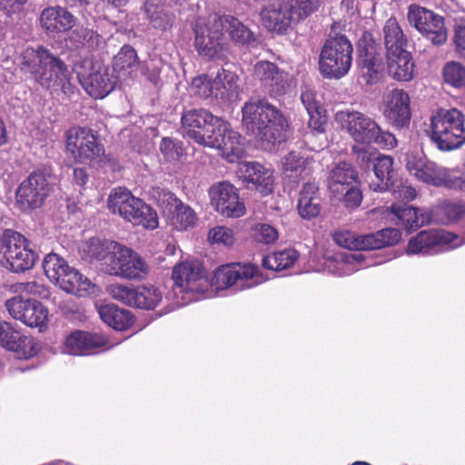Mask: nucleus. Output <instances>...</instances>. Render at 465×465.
Returning <instances> with one entry per match:
<instances>
[{
    "instance_id": "nucleus-10",
    "label": "nucleus",
    "mask_w": 465,
    "mask_h": 465,
    "mask_svg": "<svg viewBox=\"0 0 465 465\" xmlns=\"http://www.w3.org/2000/svg\"><path fill=\"white\" fill-rule=\"evenodd\" d=\"M181 120L183 134L205 147L214 143L215 133L224 126L223 119L203 108L185 111Z\"/></svg>"
},
{
    "instance_id": "nucleus-53",
    "label": "nucleus",
    "mask_w": 465,
    "mask_h": 465,
    "mask_svg": "<svg viewBox=\"0 0 465 465\" xmlns=\"http://www.w3.org/2000/svg\"><path fill=\"white\" fill-rule=\"evenodd\" d=\"M209 240L213 243L230 246L234 242V235L230 228L216 226L209 231Z\"/></svg>"
},
{
    "instance_id": "nucleus-45",
    "label": "nucleus",
    "mask_w": 465,
    "mask_h": 465,
    "mask_svg": "<svg viewBox=\"0 0 465 465\" xmlns=\"http://www.w3.org/2000/svg\"><path fill=\"white\" fill-rule=\"evenodd\" d=\"M99 346L96 335L81 331L72 333L65 341L66 351L72 355L89 354L92 349Z\"/></svg>"
},
{
    "instance_id": "nucleus-24",
    "label": "nucleus",
    "mask_w": 465,
    "mask_h": 465,
    "mask_svg": "<svg viewBox=\"0 0 465 465\" xmlns=\"http://www.w3.org/2000/svg\"><path fill=\"white\" fill-rule=\"evenodd\" d=\"M254 76L272 97L284 94L290 88V77L287 73L269 61H260L254 65Z\"/></svg>"
},
{
    "instance_id": "nucleus-56",
    "label": "nucleus",
    "mask_w": 465,
    "mask_h": 465,
    "mask_svg": "<svg viewBox=\"0 0 465 465\" xmlns=\"http://www.w3.org/2000/svg\"><path fill=\"white\" fill-rule=\"evenodd\" d=\"M20 286L22 292L43 299H48L51 294L49 289L45 284L36 281L23 282Z\"/></svg>"
},
{
    "instance_id": "nucleus-42",
    "label": "nucleus",
    "mask_w": 465,
    "mask_h": 465,
    "mask_svg": "<svg viewBox=\"0 0 465 465\" xmlns=\"http://www.w3.org/2000/svg\"><path fill=\"white\" fill-rule=\"evenodd\" d=\"M143 9L153 28L166 30L174 20V15L165 8L163 0H146Z\"/></svg>"
},
{
    "instance_id": "nucleus-20",
    "label": "nucleus",
    "mask_w": 465,
    "mask_h": 465,
    "mask_svg": "<svg viewBox=\"0 0 465 465\" xmlns=\"http://www.w3.org/2000/svg\"><path fill=\"white\" fill-rule=\"evenodd\" d=\"M458 239L456 234L443 230H425L420 232L417 236L410 239L407 252L411 254H432L452 244V248L465 243V239L460 242H454Z\"/></svg>"
},
{
    "instance_id": "nucleus-25",
    "label": "nucleus",
    "mask_w": 465,
    "mask_h": 465,
    "mask_svg": "<svg viewBox=\"0 0 465 465\" xmlns=\"http://www.w3.org/2000/svg\"><path fill=\"white\" fill-rule=\"evenodd\" d=\"M383 114L396 128L408 126L411 116L408 93L402 89L391 90L387 96Z\"/></svg>"
},
{
    "instance_id": "nucleus-28",
    "label": "nucleus",
    "mask_w": 465,
    "mask_h": 465,
    "mask_svg": "<svg viewBox=\"0 0 465 465\" xmlns=\"http://www.w3.org/2000/svg\"><path fill=\"white\" fill-rule=\"evenodd\" d=\"M78 79L86 93L95 99H101L109 94L114 89L116 83L107 68L98 66L95 69L94 65L87 75L78 74Z\"/></svg>"
},
{
    "instance_id": "nucleus-58",
    "label": "nucleus",
    "mask_w": 465,
    "mask_h": 465,
    "mask_svg": "<svg viewBox=\"0 0 465 465\" xmlns=\"http://www.w3.org/2000/svg\"><path fill=\"white\" fill-rule=\"evenodd\" d=\"M298 6L294 15H297V21L307 18L320 6V0H298Z\"/></svg>"
},
{
    "instance_id": "nucleus-52",
    "label": "nucleus",
    "mask_w": 465,
    "mask_h": 465,
    "mask_svg": "<svg viewBox=\"0 0 465 465\" xmlns=\"http://www.w3.org/2000/svg\"><path fill=\"white\" fill-rule=\"evenodd\" d=\"M191 89L193 94L200 98L214 97V79L205 74L197 76L193 78Z\"/></svg>"
},
{
    "instance_id": "nucleus-5",
    "label": "nucleus",
    "mask_w": 465,
    "mask_h": 465,
    "mask_svg": "<svg viewBox=\"0 0 465 465\" xmlns=\"http://www.w3.org/2000/svg\"><path fill=\"white\" fill-rule=\"evenodd\" d=\"M42 265L46 277L64 292L78 297L95 293L96 285L57 253L46 254Z\"/></svg>"
},
{
    "instance_id": "nucleus-54",
    "label": "nucleus",
    "mask_w": 465,
    "mask_h": 465,
    "mask_svg": "<svg viewBox=\"0 0 465 465\" xmlns=\"http://www.w3.org/2000/svg\"><path fill=\"white\" fill-rule=\"evenodd\" d=\"M160 150L169 161H177L183 155L182 143L166 137L162 140Z\"/></svg>"
},
{
    "instance_id": "nucleus-39",
    "label": "nucleus",
    "mask_w": 465,
    "mask_h": 465,
    "mask_svg": "<svg viewBox=\"0 0 465 465\" xmlns=\"http://www.w3.org/2000/svg\"><path fill=\"white\" fill-rule=\"evenodd\" d=\"M121 244L114 241L93 237L86 242L84 252L92 260L101 261L103 270L108 273L110 257L113 258L116 254Z\"/></svg>"
},
{
    "instance_id": "nucleus-29",
    "label": "nucleus",
    "mask_w": 465,
    "mask_h": 465,
    "mask_svg": "<svg viewBox=\"0 0 465 465\" xmlns=\"http://www.w3.org/2000/svg\"><path fill=\"white\" fill-rule=\"evenodd\" d=\"M261 17L269 31L283 33L295 20L293 5L283 1L271 4L262 9Z\"/></svg>"
},
{
    "instance_id": "nucleus-64",
    "label": "nucleus",
    "mask_w": 465,
    "mask_h": 465,
    "mask_svg": "<svg viewBox=\"0 0 465 465\" xmlns=\"http://www.w3.org/2000/svg\"><path fill=\"white\" fill-rule=\"evenodd\" d=\"M74 181L79 186L84 185L88 181V175L84 168H75L74 170Z\"/></svg>"
},
{
    "instance_id": "nucleus-13",
    "label": "nucleus",
    "mask_w": 465,
    "mask_h": 465,
    "mask_svg": "<svg viewBox=\"0 0 465 465\" xmlns=\"http://www.w3.org/2000/svg\"><path fill=\"white\" fill-rule=\"evenodd\" d=\"M66 151L75 162L91 163L104 153V146L98 142L92 130L73 127L66 134Z\"/></svg>"
},
{
    "instance_id": "nucleus-17",
    "label": "nucleus",
    "mask_w": 465,
    "mask_h": 465,
    "mask_svg": "<svg viewBox=\"0 0 465 465\" xmlns=\"http://www.w3.org/2000/svg\"><path fill=\"white\" fill-rule=\"evenodd\" d=\"M108 274L128 280H139L148 274L149 267L136 252L121 244L116 254L110 257Z\"/></svg>"
},
{
    "instance_id": "nucleus-21",
    "label": "nucleus",
    "mask_w": 465,
    "mask_h": 465,
    "mask_svg": "<svg viewBox=\"0 0 465 465\" xmlns=\"http://www.w3.org/2000/svg\"><path fill=\"white\" fill-rule=\"evenodd\" d=\"M173 280L185 292L204 293L209 286L206 272L199 261L176 265L173 270Z\"/></svg>"
},
{
    "instance_id": "nucleus-51",
    "label": "nucleus",
    "mask_w": 465,
    "mask_h": 465,
    "mask_svg": "<svg viewBox=\"0 0 465 465\" xmlns=\"http://www.w3.org/2000/svg\"><path fill=\"white\" fill-rule=\"evenodd\" d=\"M465 211V205L455 203H445L437 210L438 221L448 224L461 220Z\"/></svg>"
},
{
    "instance_id": "nucleus-44",
    "label": "nucleus",
    "mask_w": 465,
    "mask_h": 465,
    "mask_svg": "<svg viewBox=\"0 0 465 465\" xmlns=\"http://www.w3.org/2000/svg\"><path fill=\"white\" fill-rule=\"evenodd\" d=\"M68 41L73 48H86L89 52L104 45V39L101 35L84 27L73 30L69 35Z\"/></svg>"
},
{
    "instance_id": "nucleus-47",
    "label": "nucleus",
    "mask_w": 465,
    "mask_h": 465,
    "mask_svg": "<svg viewBox=\"0 0 465 465\" xmlns=\"http://www.w3.org/2000/svg\"><path fill=\"white\" fill-rule=\"evenodd\" d=\"M138 64L136 51L128 45H124L118 54L114 57V71L122 75L131 74L132 70Z\"/></svg>"
},
{
    "instance_id": "nucleus-62",
    "label": "nucleus",
    "mask_w": 465,
    "mask_h": 465,
    "mask_svg": "<svg viewBox=\"0 0 465 465\" xmlns=\"http://www.w3.org/2000/svg\"><path fill=\"white\" fill-rule=\"evenodd\" d=\"M301 100L304 105L307 113H317V110L322 108L315 99V94L312 91H304L301 95Z\"/></svg>"
},
{
    "instance_id": "nucleus-18",
    "label": "nucleus",
    "mask_w": 465,
    "mask_h": 465,
    "mask_svg": "<svg viewBox=\"0 0 465 465\" xmlns=\"http://www.w3.org/2000/svg\"><path fill=\"white\" fill-rule=\"evenodd\" d=\"M258 268L252 264L223 265L212 278V284L217 289L237 285V289L251 288L261 282L257 275Z\"/></svg>"
},
{
    "instance_id": "nucleus-38",
    "label": "nucleus",
    "mask_w": 465,
    "mask_h": 465,
    "mask_svg": "<svg viewBox=\"0 0 465 465\" xmlns=\"http://www.w3.org/2000/svg\"><path fill=\"white\" fill-rule=\"evenodd\" d=\"M391 209L408 231L416 230L430 223L431 220L430 215L427 212L407 205L406 203L392 204Z\"/></svg>"
},
{
    "instance_id": "nucleus-3",
    "label": "nucleus",
    "mask_w": 465,
    "mask_h": 465,
    "mask_svg": "<svg viewBox=\"0 0 465 465\" xmlns=\"http://www.w3.org/2000/svg\"><path fill=\"white\" fill-rule=\"evenodd\" d=\"M335 119L355 144L373 143L382 149H392L397 145L393 134L383 131L373 118L360 111H340L336 113Z\"/></svg>"
},
{
    "instance_id": "nucleus-32",
    "label": "nucleus",
    "mask_w": 465,
    "mask_h": 465,
    "mask_svg": "<svg viewBox=\"0 0 465 465\" xmlns=\"http://www.w3.org/2000/svg\"><path fill=\"white\" fill-rule=\"evenodd\" d=\"M41 27L49 34L70 31L76 24V18L66 8L56 5L45 8L39 17Z\"/></svg>"
},
{
    "instance_id": "nucleus-14",
    "label": "nucleus",
    "mask_w": 465,
    "mask_h": 465,
    "mask_svg": "<svg viewBox=\"0 0 465 465\" xmlns=\"http://www.w3.org/2000/svg\"><path fill=\"white\" fill-rule=\"evenodd\" d=\"M52 190L46 174L42 170L34 171L18 186L16 203L23 211L40 208L45 203Z\"/></svg>"
},
{
    "instance_id": "nucleus-55",
    "label": "nucleus",
    "mask_w": 465,
    "mask_h": 465,
    "mask_svg": "<svg viewBox=\"0 0 465 465\" xmlns=\"http://www.w3.org/2000/svg\"><path fill=\"white\" fill-rule=\"evenodd\" d=\"M278 237V231L270 224L262 223L258 224L255 228V238L260 242L272 243Z\"/></svg>"
},
{
    "instance_id": "nucleus-16",
    "label": "nucleus",
    "mask_w": 465,
    "mask_h": 465,
    "mask_svg": "<svg viewBox=\"0 0 465 465\" xmlns=\"http://www.w3.org/2000/svg\"><path fill=\"white\" fill-rule=\"evenodd\" d=\"M357 63L367 84H371L378 81L383 70V55L381 46L368 31L363 32L358 41Z\"/></svg>"
},
{
    "instance_id": "nucleus-30",
    "label": "nucleus",
    "mask_w": 465,
    "mask_h": 465,
    "mask_svg": "<svg viewBox=\"0 0 465 465\" xmlns=\"http://www.w3.org/2000/svg\"><path fill=\"white\" fill-rule=\"evenodd\" d=\"M0 345L25 358L32 357L36 352L33 339L22 334L7 322H0Z\"/></svg>"
},
{
    "instance_id": "nucleus-8",
    "label": "nucleus",
    "mask_w": 465,
    "mask_h": 465,
    "mask_svg": "<svg viewBox=\"0 0 465 465\" xmlns=\"http://www.w3.org/2000/svg\"><path fill=\"white\" fill-rule=\"evenodd\" d=\"M107 206L114 214H118L134 225H143L147 229L158 226L156 213L125 188H114L109 194Z\"/></svg>"
},
{
    "instance_id": "nucleus-43",
    "label": "nucleus",
    "mask_w": 465,
    "mask_h": 465,
    "mask_svg": "<svg viewBox=\"0 0 465 465\" xmlns=\"http://www.w3.org/2000/svg\"><path fill=\"white\" fill-rule=\"evenodd\" d=\"M98 312L104 323L117 331L125 330L133 323V316L129 311L112 303L101 305Z\"/></svg>"
},
{
    "instance_id": "nucleus-49",
    "label": "nucleus",
    "mask_w": 465,
    "mask_h": 465,
    "mask_svg": "<svg viewBox=\"0 0 465 465\" xmlns=\"http://www.w3.org/2000/svg\"><path fill=\"white\" fill-rule=\"evenodd\" d=\"M370 144H353L351 153L357 165L364 171H371L374 165L377 156L380 153Z\"/></svg>"
},
{
    "instance_id": "nucleus-26",
    "label": "nucleus",
    "mask_w": 465,
    "mask_h": 465,
    "mask_svg": "<svg viewBox=\"0 0 465 465\" xmlns=\"http://www.w3.org/2000/svg\"><path fill=\"white\" fill-rule=\"evenodd\" d=\"M406 167L419 180L435 185L442 186L445 182L446 169L439 166L420 153H411L407 157Z\"/></svg>"
},
{
    "instance_id": "nucleus-33",
    "label": "nucleus",
    "mask_w": 465,
    "mask_h": 465,
    "mask_svg": "<svg viewBox=\"0 0 465 465\" xmlns=\"http://www.w3.org/2000/svg\"><path fill=\"white\" fill-rule=\"evenodd\" d=\"M243 182L249 188H254L261 194L267 195L272 192V172L257 162H246L240 169Z\"/></svg>"
},
{
    "instance_id": "nucleus-1",
    "label": "nucleus",
    "mask_w": 465,
    "mask_h": 465,
    "mask_svg": "<svg viewBox=\"0 0 465 465\" xmlns=\"http://www.w3.org/2000/svg\"><path fill=\"white\" fill-rule=\"evenodd\" d=\"M242 126L261 147L272 151L287 138L289 121L277 106L267 100L248 101L242 108Z\"/></svg>"
},
{
    "instance_id": "nucleus-46",
    "label": "nucleus",
    "mask_w": 465,
    "mask_h": 465,
    "mask_svg": "<svg viewBox=\"0 0 465 465\" xmlns=\"http://www.w3.org/2000/svg\"><path fill=\"white\" fill-rule=\"evenodd\" d=\"M384 45L387 54L406 51L407 38L396 18H389L383 26Z\"/></svg>"
},
{
    "instance_id": "nucleus-60",
    "label": "nucleus",
    "mask_w": 465,
    "mask_h": 465,
    "mask_svg": "<svg viewBox=\"0 0 465 465\" xmlns=\"http://www.w3.org/2000/svg\"><path fill=\"white\" fill-rule=\"evenodd\" d=\"M390 191H392L393 193H396L399 198H402L403 200L408 201L413 200L417 195L415 188L401 182L398 185L394 184L393 188H391Z\"/></svg>"
},
{
    "instance_id": "nucleus-27",
    "label": "nucleus",
    "mask_w": 465,
    "mask_h": 465,
    "mask_svg": "<svg viewBox=\"0 0 465 465\" xmlns=\"http://www.w3.org/2000/svg\"><path fill=\"white\" fill-rule=\"evenodd\" d=\"M222 129L215 133L214 143L207 147L218 149L223 158L233 163L244 154V138L233 131L226 121Z\"/></svg>"
},
{
    "instance_id": "nucleus-31",
    "label": "nucleus",
    "mask_w": 465,
    "mask_h": 465,
    "mask_svg": "<svg viewBox=\"0 0 465 465\" xmlns=\"http://www.w3.org/2000/svg\"><path fill=\"white\" fill-rule=\"evenodd\" d=\"M223 33L225 32L230 40L240 47H254L258 40L256 35L239 18L223 15L217 16Z\"/></svg>"
},
{
    "instance_id": "nucleus-9",
    "label": "nucleus",
    "mask_w": 465,
    "mask_h": 465,
    "mask_svg": "<svg viewBox=\"0 0 465 465\" xmlns=\"http://www.w3.org/2000/svg\"><path fill=\"white\" fill-rule=\"evenodd\" d=\"M194 46L198 54L211 60H225L230 44L226 41L217 16L208 21L198 19L193 27Z\"/></svg>"
},
{
    "instance_id": "nucleus-59",
    "label": "nucleus",
    "mask_w": 465,
    "mask_h": 465,
    "mask_svg": "<svg viewBox=\"0 0 465 465\" xmlns=\"http://www.w3.org/2000/svg\"><path fill=\"white\" fill-rule=\"evenodd\" d=\"M308 114L310 116L308 122L309 126L318 133H323L327 124L325 110L322 107L317 110V113H308Z\"/></svg>"
},
{
    "instance_id": "nucleus-23",
    "label": "nucleus",
    "mask_w": 465,
    "mask_h": 465,
    "mask_svg": "<svg viewBox=\"0 0 465 465\" xmlns=\"http://www.w3.org/2000/svg\"><path fill=\"white\" fill-rule=\"evenodd\" d=\"M159 204L164 216L177 230L183 231L193 227L197 221L195 212L179 200L171 192H163Z\"/></svg>"
},
{
    "instance_id": "nucleus-36",
    "label": "nucleus",
    "mask_w": 465,
    "mask_h": 465,
    "mask_svg": "<svg viewBox=\"0 0 465 465\" xmlns=\"http://www.w3.org/2000/svg\"><path fill=\"white\" fill-rule=\"evenodd\" d=\"M302 219L311 220L317 217L322 210V198L319 188L314 183L308 182L300 192L297 204Z\"/></svg>"
},
{
    "instance_id": "nucleus-7",
    "label": "nucleus",
    "mask_w": 465,
    "mask_h": 465,
    "mask_svg": "<svg viewBox=\"0 0 465 465\" xmlns=\"http://www.w3.org/2000/svg\"><path fill=\"white\" fill-rule=\"evenodd\" d=\"M38 258L28 239L12 229L0 236V264L6 270L21 273L32 269Z\"/></svg>"
},
{
    "instance_id": "nucleus-6",
    "label": "nucleus",
    "mask_w": 465,
    "mask_h": 465,
    "mask_svg": "<svg viewBox=\"0 0 465 465\" xmlns=\"http://www.w3.org/2000/svg\"><path fill=\"white\" fill-rule=\"evenodd\" d=\"M353 47L345 35L332 27L320 54L321 74L330 79H340L348 74L352 63Z\"/></svg>"
},
{
    "instance_id": "nucleus-11",
    "label": "nucleus",
    "mask_w": 465,
    "mask_h": 465,
    "mask_svg": "<svg viewBox=\"0 0 465 465\" xmlns=\"http://www.w3.org/2000/svg\"><path fill=\"white\" fill-rule=\"evenodd\" d=\"M401 237V233L398 229L386 228L361 235H356L350 231H340L334 233L333 240L339 246L349 250L368 251L394 245Z\"/></svg>"
},
{
    "instance_id": "nucleus-12",
    "label": "nucleus",
    "mask_w": 465,
    "mask_h": 465,
    "mask_svg": "<svg viewBox=\"0 0 465 465\" xmlns=\"http://www.w3.org/2000/svg\"><path fill=\"white\" fill-rule=\"evenodd\" d=\"M409 24L435 45L447 41V29L443 16L433 11L412 4L408 7Z\"/></svg>"
},
{
    "instance_id": "nucleus-34",
    "label": "nucleus",
    "mask_w": 465,
    "mask_h": 465,
    "mask_svg": "<svg viewBox=\"0 0 465 465\" xmlns=\"http://www.w3.org/2000/svg\"><path fill=\"white\" fill-rule=\"evenodd\" d=\"M282 166L284 179L295 185L307 179L312 173L309 159L300 152H289L282 158Z\"/></svg>"
},
{
    "instance_id": "nucleus-22",
    "label": "nucleus",
    "mask_w": 465,
    "mask_h": 465,
    "mask_svg": "<svg viewBox=\"0 0 465 465\" xmlns=\"http://www.w3.org/2000/svg\"><path fill=\"white\" fill-rule=\"evenodd\" d=\"M210 196L216 211L223 216L238 218L245 213V206L239 198L237 189L228 182L213 185Z\"/></svg>"
},
{
    "instance_id": "nucleus-2",
    "label": "nucleus",
    "mask_w": 465,
    "mask_h": 465,
    "mask_svg": "<svg viewBox=\"0 0 465 465\" xmlns=\"http://www.w3.org/2000/svg\"><path fill=\"white\" fill-rule=\"evenodd\" d=\"M20 70L46 90L60 89L67 96L74 94L68 65L42 45L24 52Z\"/></svg>"
},
{
    "instance_id": "nucleus-4",
    "label": "nucleus",
    "mask_w": 465,
    "mask_h": 465,
    "mask_svg": "<svg viewBox=\"0 0 465 465\" xmlns=\"http://www.w3.org/2000/svg\"><path fill=\"white\" fill-rule=\"evenodd\" d=\"M430 139L438 149L450 152L465 144V115L456 109H439L430 117Z\"/></svg>"
},
{
    "instance_id": "nucleus-50",
    "label": "nucleus",
    "mask_w": 465,
    "mask_h": 465,
    "mask_svg": "<svg viewBox=\"0 0 465 465\" xmlns=\"http://www.w3.org/2000/svg\"><path fill=\"white\" fill-rule=\"evenodd\" d=\"M443 77L447 84L465 92V66L458 62H449L443 68Z\"/></svg>"
},
{
    "instance_id": "nucleus-57",
    "label": "nucleus",
    "mask_w": 465,
    "mask_h": 465,
    "mask_svg": "<svg viewBox=\"0 0 465 465\" xmlns=\"http://www.w3.org/2000/svg\"><path fill=\"white\" fill-rule=\"evenodd\" d=\"M343 197L344 204L347 208L358 207L362 200L361 191L352 184L345 188L343 193H340Z\"/></svg>"
},
{
    "instance_id": "nucleus-48",
    "label": "nucleus",
    "mask_w": 465,
    "mask_h": 465,
    "mask_svg": "<svg viewBox=\"0 0 465 465\" xmlns=\"http://www.w3.org/2000/svg\"><path fill=\"white\" fill-rule=\"evenodd\" d=\"M297 259L298 252L295 250H284L263 257L262 264L269 270L282 271L291 267Z\"/></svg>"
},
{
    "instance_id": "nucleus-63",
    "label": "nucleus",
    "mask_w": 465,
    "mask_h": 465,
    "mask_svg": "<svg viewBox=\"0 0 465 465\" xmlns=\"http://www.w3.org/2000/svg\"><path fill=\"white\" fill-rule=\"evenodd\" d=\"M444 186L455 189L465 191V178L463 177H451L447 172L445 173V182L443 183Z\"/></svg>"
},
{
    "instance_id": "nucleus-41",
    "label": "nucleus",
    "mask_w": 465,
    "mask_h": 465,
    "mask_svg": "<svg viewBox=\"0 0 465 465\" xmlns=\"http://www.w3.org/2000/svg\"><path fill=\"white\" fill-rule=\"evenodd\" d=\"M237 80L235 73L222 68L214 78V98L217 101H231L237 96Z\"/></svg>"
},
{
    "instance_id": "nucleus-35",
    "label": "nucleus",
    "mask_w": 465,
    "mask_h": 465,
    "mask_svg": "<svg viewBox=\"0 0 465 465\" xmlns=\"http://www.w3.org/2000/svg\"><path fill=\"white\" fill-rule=\"evenodd\" d=\"M372 171L378 182L370 183V188L373 192L383 193L393 188L395 183V170L393 167L394 160L391 156L380 153L377 156Z\"/></svg>"
},
{
    "instance_id": "nucleus-61",
    "label": "nucleus",
    "mask_w": 465,
    "mask_h": 465,
    "mask_svg": "<svg viewBox=\"0 0 465 465\" xmlns=\"http://www.w3.org/2000/svg\"><path fill=\"white\" fill-rule=\"evenodd\" d=\"M453 41L457 53L465 58V25H459L455 27Z\"/></svg>"
},
{
    "instance_id": "nucleus-15",
    "label": "nucleus",
    "mask_w": 465,
    "mask_h": 465,
    "mask_svg": "<svg viewBox=\"0 0 465 465\" xmlns=\"http://www.w3.org/2000/svg\"><path fill=\"white\" fill-rule=\"evenodd\" d=\"M108 293L116 301L131 307L153 310L162 301L161 291L153 285L137 287L123 284H111L107 287Z\"/></svg>"
},
{
    "instance_id": "nucleus-40",
    "label": "nucleus",
    "mask_w": 465,
    "mask_h": 465,
    "mask_svg": "<svg viewBox=\"0 0 465 465\" xmlns=\"http://www.w3.org/2000/svg\"><path fill=\"white\" fill-rule=\"evenodd\" d=\"M358 173L354 167L346 162L336 164L330 173L328 184L333 193H343L345 188L357 183Z\"/></svg>"
},
{
    "instance_id": "nucleus-37",
    "label": "nucleus",
    "mask_w": 465,
    "mask_h": 465,
    "mask_svg": "<svg viewBox=\"0 0 465 465\" xmlns=\"http://www.w3.org/2000/svg\"><path fill=\"white\" fill-rule=\"evenodd\" d=\"M388 74L398 81H410L413 78L414 62L410 52L401 51L387 54Z\"/></svg>"
},
{
    "instance_id": "nucleus-19",
    "label": "nucleus",
    "mask_w": 465,
    "mask_h": 465,
    "mask_svg": "<svg viewBox=\"0 0 465 465\" xmlns=\"http://www.w3.org/2000/svg\"><path fill=\"white\" fill-rule=\"evenodd\" d=\"M5 308L9 314L28 327H42L48 318V310L40 302L34 299H25L15 296L6 300Z\"/></svg>"
}]
</instances>
